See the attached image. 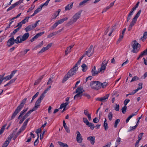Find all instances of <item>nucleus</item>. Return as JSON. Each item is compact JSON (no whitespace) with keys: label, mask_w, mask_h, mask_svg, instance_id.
Here are the masks:
<instances>
[{"label":"nucleus","mask_w":147,"mask_h":147,"mask_svg":"<svg viewBox=\"0 0 147 147\" xmlns=\"http://www.w3.org/2000/svg\"><path fill=\"white\" fill-rule=\"evenodd\" d=\"M4 76V74L2 75H0V81L1 82V83H2L3 80H4L3 76Z\"/></svg>","instance_id":"052dcab7"},{"label":"nucleus","mask_w":147,"mask_h":147,"mask_svg":"<svg viewBox=\"0 0 147 147\" xmlns=\"http://www.w3.org/2000/svg\"><path fill=\"white\" fill-rule=\"evenodd\" d=\"M95 137L94 136H90L87 138V140L91 142V144L93 145L95 142Z\"/></svg>","instance_id":"4be33fe9"},{"label":"nucleus","mask_w":147,"mask_h":147,"mask_svg":"<svg viewBox=\"0 0 147 147\" xmlns=\"http://www.w3.org/2000/svg\"><path fill=\"white\" fill-rule=\"evenodd\" d=\"M127 106H124V107H123L121 109V111L124 114L126 111V110H127Z\"/></svg>","instance_id":"37998d69"},{"label":"nucleus","mask_w":147,"mask_h":147,"mask_svg":"<svg viewBox=\"0 0 147 147\" xmlns=\"http://www.w3.org/2000/svg\"><path fill=\"white\" fill-rule=\"evenodd\" d=\"M103 126L104 127L106 131L107 130L108 128V124L107 122V120L106 118H105V121L104 122Z\"/></svg>","instance_id":"a878e982"},{"label":"nucleus","mask_w":147,"mask_h":147,"mask_svg":"<svg viewBox=\"0 0 147 147\" xmlns=\"http://www.w3.org/2000/svg\"><path fill=\"white\" fill-rule=\"evenodd\" d=\"M21 37L22 36H18L15 40L14 39L15 43L16 44H18L22 42V40Z\"/></svg>","instance_id":"412c9836"},{"label":"nucleus","mask_w":147,"mask_h":147,"mask_svg":"<svg viewBox=\"0 0 147 147\" xmlns=\"http://www.w3.org/2000/svg\"><path fill=\"white\" fill-rule=\"evenodd\" d=\"M15 42L13 36H12L8 40L7 42V45L8 47H10L13 45Z\"/></svg>","instance_id":"4468645a"},{"label":"nucleus","mask_w":147,"mask_h":147,"mask_svg":"<svg viewBox=\"0 0 147 147\" xmlns=\"http://www.w3.org/2000/svg\"><path fill=\"white\" fill-rule=\"evenodd\" d=\"M82 96V94L77 93L74 97V100H76L79 97H81Z\"/></svg>","instance_id":"ea45409f"},{"label":"nucleus","mask_w":147,"mask_h":147,"mask_svg":"<svg viewBox=\"0 0 147 147\" xmlns=\"http://www.w3.org/2000/svg\"><path fill=\"white\" fill-rule=\"evenodd\" d=\"M45 131H46L45 130H44L43 131L42 133L40 135V139L41 140L42 139L43 136L44 135V134H45Z\"/></svg>","instance_id":"13d9d810"},{"label":"nucleus","mask_w":147,"mask_h":147,"mask_svg":"<svg viewBox=\"0 0 147 147\" xmlns=\"http://www.w3.org/2000/svg\"><path fill=\"white\" fill-rule=\"evenodd\" d=\"M29 18L30 17H26L24 20L21 21V22L23 24H25L28 21Z\"/></svg>","instance_id":"f704fd0d"},{"label":"nucleus","mask_w":147,"mask_h":147,"mask_svg":"<svg viewBox=\"0 0 147 147\" xmlns=\"http://www.w3.org/2000/svg\"><path fill=\"white\" fill-rule=\"evenodd\" d=\"M109 94H106L105 96H104L102 97H101L102 102H105L108 99L109 97Z\"/></svg>","instance_id":"393cba45"},{"label":"nucleus","mask_w":147,"mask_h":147,"mask_svg":"<svg viewBox=\"0 0 147 147\" xmlns=\"http://www.w3.org/2000/svg\"><path fill=\"white\" fill-rule=\"evenodd\" d=\"M141 12V10H140L136 14L135 16L132 19V21L128 27V31H130L131 30L132 28V27L136 23L137 19L139 17L140 14Z\"/></svg>","instance_id":"39448f33"},{"label":"nucleus","mask_w":147,"mask_h":147,"mask_svg":"<svg viewBox=\"0 0 147 147\" xmlns=\"http://www.w3.org/2000/svg\"><path fill=\"white\" fill-rule=\"evenodd\" d=\"M90 86L92 89L98 90L100 89V82L91 81L90 83Z\"/></svg>","instance_id":"423d86ee"},{"label":"nucleus","mask_w":147,"mask_h":147,"mask_svg":"<svg viewBox=\"0 0 147 147\" xmlns=\"http://www.w3.org/2000/svg\"><path fill=\"white\" fill-rule=\"evenodd\" d=\"M120 121V120L119 119H117L115 120L114 125V127L116 128L117 127V125L119 123Z\"/></svg>","instance_id":"58836bf2"},{"label":"nucleus","mask_w":147,"mask_h":147,"mask_svg":"<svg viewBox=\"0 0 147 147\" xmlns=\"http://www.w3.org/2000/svg\"><path fill=\"white\" fill-rule=\"evenodd\" d=\"M111 7L109 6H108L104 9L102 13H103L104 12L106 11L108 9H109Z\"/></svg>","instance_id":"338daca9"},{"label":"nucleus","mask_w":147,"mask_h":147,"mask_svg":"<svg viewBox=\"0 0 147 147\" xmlns=\"http://www.w3.org/2000/svg\"><path fill=\"white\" fill-rule=\"evenodd\" d=\"M63 125L66 131L68 133H70V130L69 129V127L66 125V123L65 122V121L64 120L63 121Z\"/></svg>","instance_id":"b1692460"},{"label":"nucleus","mask_w":147,"mask_h":147,"mask_svg":"<svg viewBox=\"0 0 147 147\" xmlns=\"http://www.w3.org/2000/svg\"><path fill=\"white\" fill-rule=\"evenodd\" d=\"M44 6H47L45 3L42 4L41 5L39 6L34 11L33 14L31 16H34L35 14L38 13L39 11H40L41 10L42 7Z\"/></svg>","instance_id":"ddd939ff"},{"label":"nucleus","mask_w":147,"mask_h":147,"mask_svg":"<svg viewBox=\"0 0 147 147\" xmlns=\"http://www.w3.org/2000/svg\"><path fill=\"white\" fill-rule=\"evenodd\" d=\"M147 54V48L144 50L141 53L140 55V56L142 57L144 56H145Z\"/></svg>","instance_id":"72a5a7b5"},{"label":"nucleus","mask_w":147,"mask_h":147,"mask_svg":"<svg viewBox=\"0 0 147 147\" xmlns=\"http://www.w3.org/2000/svg\"><path fill=\"white\" fill-rule=\"evenodd\" d=\"M108 61L105 60L102 63L101 67L98 69L97 71L96 70L95 66L94 67V68L91 71L92 74V76H94L97 75L100 72H103L106 69V67L108 63Z\"/></svg>","instance_id":"f257e3e1"},{"label":"nucleus","mask_w":147,"mask_h":147,"mask_svg":"<svg viewBox=\"0 0 147 147\" xmlns=\"http://www.w3.org/2000/svg\"><path fill=\"white\" fill-rule=\"evenodd\" d=\"M40 21V20H38L36 22L35 24L32 25H30L24 29L26 32H28L29 31L34 28H35L37 26L38 23Z\"/></svg>","instance_id":"9b49d317"},{"label":"nucleus","mask_w":147,"mask_h":147,"mask_svg":"<svg viewBox=\"0 0 147 147\" xmlns=\"http://www.w3.org/2000/svg\"><path fill=\"white\" fill-rule=\"evenodd\" d=\"M7 124H5L0 129V134H1L4 131L5 127L6 126Z\"/></svg>","instance_id":"c9c22d12"},{"label":"nucleus","mask_w":147,"mask_h":147,"mask_svg":"<svg viewBox=\"0 0 147 147\" xmlns=\"http://www.w3.org/2000/svg\"><path fill=\"white\" fill-rule=\"evenodd\" d=\"M68 18L67 17L65 18L62 19L60 20L57 21L56 22L59 25V24H61L63 23L65 21L67 20Z\"/></svg>","instance_id":"bb28decb"},{"label":"nucleus","mask_w":147,"mask_h":147,"mask_svg":"<svg viewBox=\"0 0 147 147\" xmlns=\"http://www.w3.org/2000/svg\"><path fill=\"white\" fill-rule=\"evenodd\" d=\"M134 42L133 44L131 46L133 48V49L131 52L134 53H137L139 51V47L140 46V45L137 43L136 41L135 40L133 41Z\"/></svg>","instance_id":"0eeeda50"},{"label":"nucleus","mask_w":147,"mask_h":147,"mask_svg":"<svg viewBox=\"0 0 147 147\" xmlns=\"http://www.w3.org/2000/svg\"><path fill=\"white\" fill-rule=\"evenodd\" d=\"M17 71V70H15L13 71L10 75L8 76L4 77V80L5 79L6 80H7L11 79L12 77L14 75L16 74V73Z\"/></svg>","instance_id":"2eb2a0df"},{"label":"nucleus","mask_w":147,"mask_h":147,"mask_svg":"<svg viewBox=\"0 0 147 147\" xmlns=\"http://www.w3.org/2000/svg\"><path fill=\"white\" fill-rule=\"evenodd\" d=\"M44 33H45L44 32H42L38 33L36 35H35V37H36V38H37L39 36H41L43 34H44Z\"/></svg>","instance_id":"79ce46f5"},{"label":"nucleus","mask_w":147,"mask_h":147,"mask_svg":"<svg viewBox=\"0 0 147 147\" xmlns=\"http://www.w3.org/2000/svg\"><path fill=\"white\" fill-rule=\"evenodd\" d=\"M53 44L52 43H50L48 44L47 47H46L47 48V49H49L52 46Z\"/></svg>","instance_id":"680f3d73"},{"label":"nucleus","mask_w":147,"mask_h":147,"mask_svg":"<svg viewBox=\"0 0 147 147\" xmlns=\"http://www.w3.org/2000/svg\"><path fill=\"white\" fill-rule=\"evenodd\" d=\"M43 44V42L42 41L41 42H40V43L39 45H37L36 47L35 48L37 49L38 48H40L42 46Z\"/></svg>","instance_id":"09e8293b"},{"label":"nucleus","mask_w":147,"mask_h":147,"mask_svg":"<svg viewBox=\"0 0 147 147\" xmlns=\"http://www.w3.org/2000/svg\"><path fill=\"white\" fill-rule=\"evenodd\" d=\"M130 101V100L128 99H126L124 102V106H126L127 104Z\"/></svg>","instance_id":"603ef678"},{"label":"nucleus","mask_w":147,"mask_h":147,"mask_svg":"<svg viewBox=\"0 0 147 147\" xmlns=\"http://www.w3.org/2000/svg\"><path fill=\"white\" fill-rule=\"evenodd\" d=\"M15 134V133L13 132V133L10 136L8 137L6 140L3 144L2 147H7L9 143L11 141V139L12 138L14 135Z\"/></svg>","instance_id":"1a4fd4ad"},{"label":"nucleus","mask_w":147,"mask_h":147,"mask_svg":"<svg viewBox=\"0 0 147 147\" xmlns=\"http://www.w3.org/2000/svg\"><path fill=\"white\" fill-rule=\"evenodd\" d=\"M138 85L139 86L137 88L139 90L142 89V83H139Z\"/></svg>","instance_id":"4d7b16f0"},{"label":"nucleus","mask_w":147,"mask_h":147,"mask_svg":"<svg viewBox=\"0 0 147 147\" xmlns=\"http://www.w3.org/2000/svg\"><path fill=\"white\" fill-rule=\"evenodd\" d=\"M43 99V98L40 96L38 98L37 100L36 101L34 107L32 109L34 111L37 110V109L40 106V104L41 103L42 100Z\"/></svg>","instance_id":"9d476101"},{"label":"nucleus","mask_w":147,"mask_h":147,"mask_svg":"<svg viewBox=\"0 0 147 147\" xmlns=\"http://www.w3.org/2000/svg\"><path fill=\"white\" fill-rule=\"evenodd\" d=\"M82 70L83 72L86 71L88 67L84 63L82 65Z\"/></svg>","instance_id":"c85d7f7f"},{"label":"nucleus","mask_w":147,"mask_h":147,"mask_svg":"<svg viewBox=\"0 0 147 147\" xmlns=\"http://www.w3.org/2000/svg\"><path fill=\"white\" fill-rule=\"evenodd\" d=\"M81 61L80 60H79L76 63L75 65L74 66V67H76L78 69V65H79L80 64V62H81Z\"/></svg>","instance_id":"5fc2aeb1"},{"label":"nucleus","mask_w":147,"mask_h":147,"mask_svg":"<svg viewBox=\"0 0 147 147\" xmlns=\"http://www.w3.org/2000/svg\"><path fill=\"white\" fill-rule=\"evenodd\" d=\"M30 35L29 33L27 32L24 34L22 36V42L25 41L28 38Z\"/></svg>","instance_id":"a211bd4d"},{"label":"nucleus","mask_w":147,"mask_h":147,"mask_svg":"<svg viewBox=\"0 0 147 147\" xmlns=\"http://www.w3.org/2000/svg\"><path fill=\"white\" fill-rule=\"evenodd\" d=\"M82 11H79L73 16L71 18L67 24V26H69L75 23L80 17Z\"/></svg>","instance_id":"20e7f679"},{"label":"nucleus","mask_w":147,"mask_h":147,"mask_svg":"<svg viewBox=\"0 0 147 147\" xmlns=\"http://www.w3.org/2000/svg\"><path fill=\"white\" fill-rule=\"evenodd\" d=\"M108 83L105 82L103 83H101L100 82V88L102 87V88H105L107 86Z\"/></svg>","instance_id":"c756f323"},{"label":"nucleus","mask_w":147,"mask_h":147,"mask_svg":"<svg viewBox=\"0 0 147 147\" xmlns=\"http://www.w3.org/2000/svg\"><path fill=\"white\" fill-rule=\"evenodd\" d=\"M69 104V102H65L62 103L60 105L59 109H62L63 108H66V106Z\"/></svg>","instance_id":"7c9ffc66"},{"label":"nucleus","mask_w":147,"mask_h":147,"mask_svg":"<svg viewBox=\"0 0 147 147\" xmlns=\"http://www.w3.org/2000/svg\"><path fill=\"white\" fill-rule=\"evenodd\" d=\"M139 79V78L138 77L135 76H134V77L132 78V80L131 81V82H133Z\"/></svg>","instance_id":"a18cd8bd"},{"label":"nucleus","mask_w":147,"mask_h":147,"mask_svg":"<svg viewBox=\"0 0 147 147\" xmlns=\"http://www.w3.org/2000/svg\"><path fill=\"white\" fill-rule=\"evenodd\" d=\"M143 134V133H140L138 136V140H139V141H140L141 140L142 138V136Z\"/></svg>","instance_id":"864d4df0"},{"label":"nucleus","mask_w":147,"mask_h":147,"mask_svg":"<svg viewBox=\"0 0 147 147\" xmlns=\"http://www.w3.org/2000/svg\"><path fill=\"white\" fill-rule=\"evenodd\" d=\"M61 10L59 9L57 11L55 12L52 16V19H55L59 15V13L61 11Z\"/></svg>","instance_id":"6ab92c4d"},{"label":"nucleus","mask_w":147,"mask_h":147,"mask_svg":"<svg viewBox=\"0 0 147 147\" xmlns=\"http://www.w3.org/2000/svg\"><path fill=\"white\" fill-rule=\"evenodd\" d=\"M93 121L94 123H97L99 121V120L97 117H95Z\"/></svg>","instance_id":"e2e57ef3"},{"label":"nucleus","mask_w":147,"mask_h":147,"mask_svg":"<svg viewBox=\"0 0 147 147\" xmlns=\"http://www.w3.org/2000/svg\"><path fill=\"white\" fill-rule=\"evenodd\" d=\"M20 30L19 28H17L16 29L14 30L13 32L12 33V35H14L17 32L19 31Z\"/></svg>","instance_id":"8fccbe9b"},{"label":"nucleus","mask_w":147,"mask_h":147,"mask_svg":"<svg viewBox=\"0 0 147 147\" xmlns=\"http://www.w3.org/2000/svg\"><path fill=\"white\" fill-rule=\"evenodd\" d=\"M83 122L85 123L87 126L90 127V129L91 130H93L94 128V125L92 123H90L86 118H83Z\"/></svg>","instance_id":"f8f14e48"},{"label":"nucleus","mask_w":147,"mask_h":147,"mask_svg":"<svg viewBox=\"0 0 147 147\" xmlns=\"http://www.w3.org/2000/svg\"><path fill=\"white\" fill-rule=\"evenodd\" d=\"M26 98H25L22 101V102L20 105L17 107L14 112L13 113L10 120H12L13 119L20 111L22 108L24 107V104L26 103V101L27 100Z\"/></svg>","instance_id":"7ed1b4c3"},{"label":"nucleus","mask_w":147,"mask_h":147,"mask_svg":"<svg viewBox=\"0 0 147 147\" xmlns=\"http://www.w3.org/2000/svg\"><path fill=\"white\" fill-rule=\"evenodd\" d=\"M55 35V34L54 33V32H53L52 33L50 34H49L48 36L47 37L48 38H51V37H52L54 35Z\"/></svg>","instance_id":"bf43d9fd"},{"label":"nucleus","mask_w":147,"mask_h":147,"mask_svg":"<svg viewBox=\"0 0 147 147\" xmlns=\"http://www.w3.org/2000/svg\"><path fill=\"white\" fill-rule=\"evenodd\" d=\"M147 38V32H144L143 37L141 38L142 40L144 41Z\"/></svg>","instance_id":"473e14b6"},{"label":"nucleus","mask_w":147,"mask_h":147,"mask_svg":"<svg viewBox=\"0 0 147 147\" xmlns=\"http://www.w3.org/2000/svg\"><path fill=\"white\" fill-rule=\"evenodd\" d=\"M53 78H50L47 83V85H49L51 84L53 82V81H52V79Z\"/></svg>","instance_id":"49530a36"},{"label":"nucleus","mask_w":147,"mask_h":147,"mask_svg":"<svg viewBox=\"0 0 147 147\" xmlns=\"http://www.w3.org/2000/svg\"><path fill=\"white\" fill-rule=\"evenodd\" d=\"M76 134H77V135L76 139L77 142L78 143H81L83 139L82 138V136L80 132L79 131H77L76 132Z\"/></svg>","instance_id":"dca6fc26"},{"label":"nucleus","mask_w":147,"mask_h":147,"mask_svg":"<svg viewBox=\"0 0 147 147\" xmlns=\"http://www.w3.org/2000/svg\"><path fill=\"white\" fill-rule=\"evenodd\" d=\"M23 24L21 22H20L18 23L17 25L16 26V27H18L19 26V27L18 28H19L20 29L22 26V25Z\"/></svg>","instance_id":"6e6d98bb"},{"label":"nucleus","mask_w":147,"mask_h":147,"mask_svg":"<svg viewBox=\"0 0 147 147\" xmlns=\"http://www.w3.org/2000/svg\"><path fill=\"white\" fill-rule=\"evenodd\" d=\"M43 75L41 77L39 78L38 79L36 80L34 84V85H35L38 84L41 81L42 79L43 78Z\"/></svg>","instance_id":"cd10ccee"},{"label":"nucleus","mask_w":147,"mask_h":147,"mask_svg":"<svg viewBox=\"0 0 147 147\" xmlns=\"http://www.w3.org/2000/svg\"><path fill=\"white\" fill-rule=\"evenodd\" d=\"M73 3L74 2H73L67 5L65 7V10H69L71 9L72 7Z\"/></svg>","instance_id":"5701e85b"},{"label":"nucleus","mask_w":147,"mask_h":147,"mask_svg":"<svg viewBox=\"0 0 147 147\" xmlns=\"http://www.w3.org/2000/svg\"><path fill=\"white\" fill-rule=\"evenodd\" d=\"M84 92V90H83V87L81 86L78 87L74 93H78L82 94Z\"/></svg>","instance_id":"f3484780"},{"label":"nucleus","mask_w":147,"mask_h":147,"mask_svg":"<svg viewBox=\"0 0 147 147\" xmlns=\"http://www.w3.org/2000/svg\"><path fill=\"white\" fill-rule=\"evenodd\" d=\"M48 91L46 89L45 90L43 93L41 94V95L40 96L42 97H43V98L45 97V94Z\"/></svg>","instance_id":"3c124183"},{"label":"nucleus","mask_w":147,"mask_h":147,"mask_svg":"<svg viewBox=\"0 0 147 147\" xmlns=\"http://www.w3.org/2000/svg\"><path fill=\"white\" fill-rule=\"evenodd\" d=\"M34 111H33L32 109L30 110L29 111H28L27 113L25 115H24L23 117L25 119H26V118H27L28 117V116L30 115L31 113H32Z\"/></svg>","instance_id":"2f4dec72"},{"label":"nucleus","mask_w":147,"mask_h":147,"mask_svg":"<svg viewBox=\"0 0 147 147\" xmlns=\"http://www.w3.org/2000/svg\"><path fill=\"white\" fill-rule=\"evenodd\" d=\"M136 128V127L135 126L134 127H130V129L129 131L134 130Z\"/></svg>","instance_id":"774afa93"},{"label":"nucleus","mask_w":147,"mask_h":147,"mask_svg":"<svg viewBox=\"0 0 147 147\" xmlns=\"http://www.w3.org/2000/svg\"><path fill=\"white\" fill-rule=\"evenodd\" d=\"M109 120L111 121L112 120L113 117V114L112 112H109L108 115Z\"/></svg>","instance_id":"a19ab883"},{"label":"nucleus","mask_w":147,"mask_h":147,"mask_svg":"<svg viewBox=\"0 0 147 147\" xmlns=\"http://www.w3.org/2000/svg\"><path fill=\"white\" fill-rule=\"evenodd\" d=\"M94 52V49H93V46L91 45L87 51H86L85 54L86 56H87L88 57H90L92 56Z\"/></svg>","instance_id":"6e6552de"},{"label":"nucleus","mask_w":147,"mask_h":147,"mask_svg":"<svg viewBox=\"0 0 147 147\" xmlns=\"http://www.w3.org/2000/svg\"><path fill=\"white\" fill-rule=\"evenodd\" d=\"M115 109L117 111H118L119 110V105H116Z\"/></svg>","instance_id":"0e129e2a"},{"label":"nucleus","mask_w":147,"mask_h":147,"mask_svg":"<svg viewBox=\"0 0 147 147\" xmlns=\"http://www.w3.org/2000/svg\"><path fill=\"white\" fill-rule=\"evenodd\" d=\"M58 25V24H57V23L56 22L54 23L53 26L51 27L50 30H53V29L55 28Z\"/></svg>","instance_id":"de8ad7c7"},{"label":"nucleus","mask_w":147,"mask_h":147,"mask_svg":"<svg viewBox=\"0 0 147 147\" xmlns=\"http://www.w3.org/2000/svg\"><path fill=\"white\" fill-rule=\"evenodd\" d=\"M78 69L76 67H74L71 69L64 77L62 81V82L63 83H64L69 78L72 77L74 75H75Z\"/></svg>","instance_id":"f03ea898"},{"label":"nucleus","mask_w":147,"mask_h":147,"mask_svg":"<svg viewBox=\"0 0 147 147\" xmlns=\"http://www.w3.org/2000/svg\"><path fill=\"white\" fill-rule=\"evenodd\" d=\"M47 50H48V49L46 47H43L42 49L38 53L41 54Z\"/></svg>","instance_id":"4c0bfd02"},{"label":"nucleus","mask_w":147,"mask_h":147,"mask_svg":"<svg viewBox=\"0 0 147 147\" xmlns=\"http://www.w3.org/2000/svg\"><path fill=\"white\" fill-rule=\"evenodd\" d=\"M39 93L38 92H36V94L33 96L32 100L31 101V103H32L34 99L38 96Z\"/></svg>","instance_id":"c03bdc74"},{"label":"nucleus","mask_w":147,"mask_h":147,"mask_svg":"<svg viewBox=\"0 0 147 147\" xmlns=\"http://www.w3.org/2000/svg\"><path fill=\"white\" fill-rule=\"evenodd\" d=\"M74 45H71L67 48L65 51V55H67L68 54L71 52V49L73 47Z\"/></svg>","instance_id":"aec40b11"},{"label":"nucleus","mask_w":147,"mask_h":147,"mask_svg":"<svg viewBox=\"0 0 147 147\" xmlns=\"http://www.w3.org/2000/svg\"><path fill=\"white\" fill-rule=\"evenodd\" d=\"M124 34H123L122 33L119 36V37L118 39V41H117V42H119L120 41H121L122 39Z\"/></svg>","instance_id":"e433bc0d"},{"label":"nucleus","mask_w":147,"mask_h":147,"mask_svg":"<svg viewBox=\"0 0 147 147\" xmlns=\"http://www.w3.org/2000/svg\"><path fill=\"white\" fill-rule=\"evenodd\" d=\"M84 113L85 115H86L87 116H88V115H89V114H90L88 112V111L87 110H84Z\"/></svg>","instance_id":"69168bd1"}]
</instances>
